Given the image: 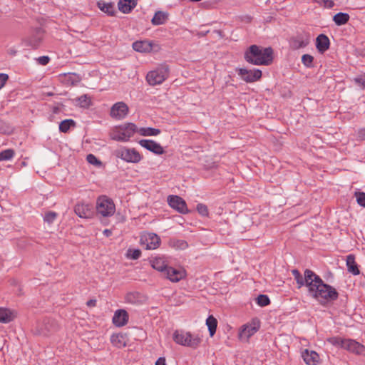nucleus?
<instances>
[{
    "label": "nucleus",
    "mask_w": 365,
    "mask_h": 365,
    "mask_svg": "<svg viewBox=\"0 0 365 365\" xmlns=\"http://www.w3.org/2000/svg\"><path fill=\"white\" fill-rule=\"evenodd\" d=\"M164 274H165L166 278L172 282H178L186 277V271L181 267L174 268L168 267Z\"/></svg>",
    "instance_id": "obj_16"
},
{
    "label": "nucleus",
    "mask_w": 365,
    "mask_h": 365,
    "mask_svg": "<svg viewBox=\"0 0 365 365\" xmlns=\"http://www.w3.org/2000/svg\"><path fill=\"white\" fill-rule=\"evenodd\" d=\"M98 7L109 16H115L116 11L113 4L106 2H98Z\"/></svg>",
    "instance_id": "obj_30"
},
{
    "label": "nucleus",
    "mask_w": 365,
    "mask_h": 365,
    "mask_svg": "<svg viewBox=\"0 0 365 365\" xmlns=\"http://www.w3.org/2000/svg\"><path fill=\"white\" fill-rule=\"evenodd\" d=\"M196 210L198 213L203 217H207L209 215L208 208L205 204L198 203L197 205Z\"/></svg>",
    "instance_id": "obj_41"
},
{
    "label": "nucleus",
    "mask_w": 365,
    "mask_h": 365,
    "mask_svg": "<svg viewBox=\"0 0 365 365\" xmlns=\"http://www.w3.org/2000/svg\"><path fill=\"white\" fill-rule=\"evenodd\" d=\"M128 337L123 333H115L110 336V343L116 348L121 349L127 345Z\"/></svg>",
    "instance_id": "obj_22"
},
{
    "label": "nucleus",
    "mask_w": 365,
    "mask_h": 365,
    "mask_svg": "<svg viewBox=\"0 0 365 365\" xmlns=\"http://www.w3.org/2000/svg\"><path fill=\"white\" fill-rule=\"evenodd\" d=\"M357 135L359 139L364 140H365V128H361L358 130Z\"/></svg>",
    "instance_id": "obj_50"
},
{
    "label": "nucleus",
    "mask_w": 365,
    "mask_h": 365,
    "mask_svg": "<svg viewBox=\"0 0 365 365\" xmlns=\"http://www.w3.org/2000/svg\"><path fill=\"white\" fill-rule=\"evenodd\" d=\"M73 76H74V77H75V75H69L68 78H71Z\"/></svg>",
    "instance_id": "obj_55"
},
{
    "label": "nucleus",
    "mask_w": 365,
    "mask_h": 365,
    "mask_svg": "<svg viewBox=\"0 0 365 365\" xmlns=\"http://www.w3.org/2000/svg\"><path fill=\"white\" fill-rule=\"evenodd\" d=\"M113 155L126 163L133 164L139 163L143 158V155L137 149L125 146L114 150Z\"/></svg>",
    "instance_id": "obj_5"
},
{
    "label": "nucleus",
    "mask_w": 365,
    "mask_h": 365,
    "mask_svg": "<svg viewBox=\"0 0 365 365\" xmlns=\"http://www.w3.org/2000/svg\"><path fill=\"white\" fill-rule=\"evenodd\" d=\"M355 196L356 198L357 203L360 206L365 207V192H356Z\"/></svg>",
    "instance_id": "obj_44"
},
{
    "label": "nucleus",
    "mask_w": 365,
    "mask_h": 365,
    "mask_svg": "<svg viewBox=\"0 0 365 365\" xmlns=\"http://www.w3.org/2000/svg\"><path fill=\"white\" fill-rule=\"evenodd\" d=\"M349 19L350 16L348 14L339 12L334 16L333 21L337 26H342L346 24Z\"/></svg>",
    "instance_id": "obj_32"
},
{
    "label": "nucleus",
    "mask_w": 365,
    "mask_h": 365,
    "mask_svg": "<svg viewBox=\"0 0 365 365\" xmlns=\"http://www.w3.org/2000/svg\"><path fill=\"white\" fill-rule=\"evenodd\" d=\"M245 59L253 65H269L273 59V51L270 47L262 48L250 46L245 53Z\"/></svg>",
    "instance_id": "obj_2"
},
{
    "label": "nucleus",
    "mask_w": 365,
    "mask_h": 365,
    "mask_svg": "<svg viewBox=\"0 0 365 365\" xmlns=\"http://www.w3.org/2000/svg\"><path fill=\"white\" fill-rule=\"evenodd\" d=\"M330 46V41L325 34H319L316 38V47L317 51L324 53Z\"/></svg>",
    "instance_id": "obj_24"
},
{
    "label": "nucleus",
    "mask_w": 365,
    "mask_h": 365,
    "mask_svg": "<svg viewBox=\"0 0 365 365\" xmlns=\"http://www.w3.org/2000/svg\"><path fill=\"white\" fill-rule=\"evenodd\" d=\"M103 235L106 237H110L112 235V231L108 229H106L103 232Z\"/></svg>",
    "instance_id": "obj_53"
},
{
    "label": "nucleus",
    "mask_w": 365,
    "mask_h": 365,
    "mask_svg": "<svg viewBox=\"0 0 365 365\" xmlns=\"http://www.w3.org/2000/svg\"><path fill=\"white\" fill-rule=\"evenodd\" d=\"M307 273V291L310 297L322 305H325L338 299L339 293L334 287L326 284L316 273Z\"/></svg>",
    "instance_id": "obj_1"
},
{
    "label": "nucleus",
    "mask_w": 365,
    "mask_h": 365,
    "mask_svg": "<svg viewBox=\"0 0 365 365\" xmlns=\"http://www.w3.org/2000/svg\"><path fill=\"white\" fill-rule=\"evenodd\" d=\"M39 64L42 66H46L48 63L50 58L48 56H41L37 59Z\"/></svg>",
    "instance_id": "obj_49"
},
{
    "label": "nucleus",
    "mask_w": 365,
    "mask_h": 365,
    "mask_svg": "<svg viewBox=\"0 0 365 365\" xmlns=\"http://www.w3.org/2000/svg\"><path fill=\"white\" fill-rule=\"evenodd\" d=\"M260 327V320L257 317L252 318L239 328V340L242 342H248L250 339L259 331Z\"/></svg>",
    "instance_id": "obj_7"
},
{
    "label": "nucleus",
    "mask_w": 365,
    "mask_h": 365,
    "mask_svg": "<svg viewBox=\"0 0 365 365\" xmlns=\"http://www.w3.org/2000/svg\"><path fill=\"white\" fill-rule=\"evenodd\" d=\"M346 266L348 271L354 275L359 274L360 272L358 265L355 262V257L353 255H349L346 257Z\"/></svg>",
    "instance_id": "obj_28"
},
{
    "label": "nucleus",
    "mask_w": 365,
    "mask_h": 365,
    "mask_svg": "<svg viewBox=\"0 0 365 365\" xmlns=\"http://www.w3.org/2000/svg\"><path fill=\"white\" fill-rule=\"evenodd\" d=\"M314 57L309 54H304L302 56V62L304 66L311 68L313 66Z\"/></svg>",
    "instance_id": "obj_39"
},
{
    "label": "nucleus",
    "mask_w": 365,
    "mask_h": 365,
    "mask_svg": "<svg viewBox=\"0 0 365 365\" xmlns=\"http://www.w3.org/2000/svg\"><path fill=\"white\" fill-rule=\"evenodd\" d=\"M168 17V15L167 13L163 11H157L154 14V16L151 20V23L155 26L162 25L166 22Z\"/></svg>",
    "instance_id": "obj_29"
},
{
    "label": "nucleus",
    "mask_w": 365,
    "mask_h": 365,
    "mask_svg": "<svg viewBox=\"0 0 365 365\" xmlns=\"http://www.w3.org/2000/svg\"><path fill=\"white\" fill-rule=\"evenodd\" d=\"M9 80V76L6 73H0V90L6 85Z\"/></svg>",
    "instance_id": "obj_48"
},
{
    "label": "nucleus",
    "mask_w": 365,
    "mask_h": 365,
    "mask_svg": "<svg viewBox=\"0 0 365 365\" xmlns=\"http://www.w3.org/2000/svg\"><path fill=\"white\" fill-rule=\"evenodd\" d=\"M16 317V313L9 308L0 307V322L7 324Z\"/></svg>",
    "instance_id": "obj_25"
},
{
    "label": "nucleus",
    "mask_w": 365,
    "mask_h": 365,
    "mask_svg": "<svg viewBox=\"0 0 365 365\" xmlns=\"http://www.w3.org/2000/svg\"><path fill=\"white\" fill-rule=\"evenodd\" d=\"M141 256V251L139 249H128L126 257L131 259H138Z\"/></svg>",
    "instance_id": "obj_38"
},
{
    "label": "nucleus",
    "mask_w": 365,
    "mask_h": 365,
    "mask_svg": "<svg viewBox=\"0 0 365 365\" xmlns=\"http://www.w3.org/2000/svg\"><path fill=\"white\" fill-rule=\"evenodd\" d=\"M15 155L14 149H6L0 152V161H6L11 160Z\"/></svg>",
    "instance_id": "obj_36"
},
{
    "label": "nucleus",
    "mask_w": 365,
    "mask_h": 365,
    "mask_svg": "<svg viewBox=\"0 0 365 365\" xmlns=\"http://www.w3.org/2000/svg\"><path fill=\"white\" fill-rule=\"evenodd\" d=\"M129 111L128 106L124 102L115 103L110 108V115L116 120H122L126 117Z\"/></svg>",
    "instance_id": "obj_14"
},
{
    "label": "nucleus",
    "mask_w": 365,
    "mask_h": 365,
    "mask_svg": "<svg viewBox=\"0 0 365 365\" xmlns=\"http://www.w3.org/2000/svg\"><path fill=\"white\" fill-rule=\"evenodd\" d=\"M354 81L358 86L365 88V73L360 74L354 78Z\"/></svg>",
    "instance_id": "obj_47"
},
{
    "label": "nucleus",
    "mask_w": 365,
    "mask_h": 365,
    "mask_svg": "<svg viewBox=\"0 0 365 365\" xmlns=\"http://www.w3.org/2000/svg\"><path fill=\"white\" fill-rule=\"evenodd\" d=\"M86 160L88 163L91 165H94L96 166H100L101 165V162L93 154L88 155Z\"/></svg>",
    "instance_id": "obj_46"
},
{
    "label": "nucleus",
    "mask_w": 365,
    "mask_h": 365,
    "mask_svg": "<svg viewBox=\"0 0 365 365\" xmlns=\"http://www.w3.org/2000/svg\"><path fill=\"white\" fill-rule=\"evenodd\" d=\"M307 272H314L313 271L310 269H306L304 271V276L301 274L299 271L297 269H293L292 270V274L294 278V279L297 282V288L300 289L303 286H306L307 287V282H308V277H307Z\"/></svg>",
    "instance_id": "obj_23"
},
{
    "label": "nucleus",
    "mask_w": 365,
    "mask_h": 365,
    "mask_svg": "<svg viewBox=\"0 0 365 365\" xmlns=\"http://www.w3.org/2000/svg\"><path fill=\"white\" fill-rule=\"evenodd\" d=\"M61 111V108L58 106H56L52 108V112L53 114H58Z\"/></svg>",
    "instance_id": "obj_52"
},
{
    "label": "nucleus",
    "mask_w": 365,
    "mask_h": 365,
    "mask_svg": "<svg viewBox=\"0 0 365 365\" xmlns=\"http://www.w3.org/2000/svg\"><path fill=\"white\" fill-rule=\"evenodd\" d=\"M74 212L81 218L91 219L94 216L93 206L89 202H78L74 207Z\"/></svg>",
    "instance_id": "obj_11"
},
{
    "label": "nucleus",
    "mask_w": 365,
    "mask_h": 365,
    "mask_svg": "<svg viewBox=\"0 0 365 365\" xmlns=\"http://www.w3.org/2000/svg\"><path fill=\"white\" fill-rule=\"evenodd\" d=\"M142 136H156L160 133V130L153 128H140L136 131Z\"/></svg>",
    "instance_id": "obj_33"
},
{
    "label": "nucleus",
    "mask_w": 365,
    "mask_h": 365,
    "mask_svg": "<svg viewBox=\"0 0 365 365\" xmlns=\"http://www.w3.org/2000/svg\"><path fill=\"white\" fill-rule=\"evenodd\" d=\"M168 205L174 210L182 214L189 212L185 201L178 195H169L168 197Z\"/></svg>",
    "instance_id": "obj_13"
},
{
    "label": "nucleus",
    "mask_w": 365,
    "mask_h": 365,
    "mask_svg": "<svg viewBox=\"0 0 365 365\" xmlns=\"http://www.w3.org/2000/svg\"><path fill=\"white\" fill-rule=\"evenodd\" d=\"M96 208L97 213L103 217L112 216L115 212L113 201L106 195H101L97 198Z\"/></svg>",
    "instance_id": "obj_8"
},
{
    "label": "nucleus",
    "mask_w": 365,
    "mask_h": 365,
    "mask_svg": "<svg viewBox=\"0 0 365 365\" xmlns=\"http://www.w3.org/2000/svg\"><path fill=\"white\" fill-rule=\"evenodd\" d=\"M57 217V213L53 211L48 212L45 214L43 220L45 222L51 224L54 222Z\"/></svg>",
    "instance_id": "obj_42"
},
{
    "label": "nucleus",
    "mask_w": 365,
    "mask_h": 365,
    "mask_svg": "<svg viewBox=\"0 0 365 365\" xmlns=\"http://www.w3.org/2000/svg\"><path fill=\"white\" fill-rule=\"evenodd\" d=\"M155 365H167L165 357H160L155 362Z\"/></svg>",
    "instance_id": "obj_51"
},
{
    "label": "nucleus",
    "mask_w": 365,
    "mask_h": 365,
    "mask_svg": "<svg viewBox=\"0 0 365 365\" xmlns=\"http://www.w3.org/2000/svg\"><path fill=\"white\" fill-rule=\"evenodd\" d=\"M257 303L260 307H265L270 304V300L267 295L260 294L257 298Z\"/></svg>",
    "instance_id": "obj_40"
},
{
    "label": "nucleus",
    "mask_w": 365,
    "mask_h": 365,
    "mask_svg": "<svg viewBox=\"0 0 365 365\" xmlns=\"http://www.w3.org/2000/svg\"><path fill=\"white\" fill-rule=\"evenodd\" d=\"M173 340L180 345L193 349L198 347L202 342V339L199 335L182 331H175L173 334Z\"/></svg>",
    "instance_id": "obj_6"
},
{
    "label": "nucleus",
    "mask_w": 365,
    "mask_h": 365,
    "mask_svg": "<svg viewBox=\"0 0 365 365\" xmlns=\"http://www.w3.org/2000/svg\"><path fill=\"white\" fill-rule=\"evenodd\" d=\"M44 36L43 31L38 29L26 39L27 43L32 48H36L39 46Z\"/></svg>",
    "instance_id": "obj_20"
},
{
    "label": "nucleus",
    "mask_w": 365,
    "mask_h": 365,
    "mask_svg": "<svg viewBox=\"0 0 365 365\" xmlns=\"http://www.w3.org/2000/svg\"><path fill=\"white\" fill-rule=\"evenodd\" d=\"M151 266L153 269L161 272H165L166 269L168 267V264L166 261L164 259L163 257H157L153 258L151 261Z\"/></svg>",
    "instance_id": "obj_27"
},
{
    "label": "nucleus",
    "mask_w": 365,
    "mask_h": 365,
    "mask_svg": "<svg viewBox=\"0 0 365 365\" xmlns=\"http://www.w3.org/2000/svg\"><path fill=\"white\" fill-rule=\"evenodd\" d=\"M76 101L77 105L83 108H88L92 104L91 98L86 94L81 96L76 99Z\"/></svg>",
    "instance_id": "obj_35"
},
{
    "label": "nucleus",
    "mask_w": 365,
    "mask_h": 365,
    "mask_svg": "<svg viewBox=\"0 0 365 365\" xmlns=\"http://www.w3.org/2000/svg\"><path fill=\"white\" fill-rule=\"evenodd\" d=\"M171 243L172 246L177 249L184 250L188 246L187 242L182 240H174Z\"/></svg>",
    "instance_id": "obj_43"
},
{
    "label": "nucleus",
    "mask_w": 365,
    "mask_h": 365,
    "mask_svg": "<svg viewBox=\"0 0 365 365\" xmlns=\"http://www.w3.org/2000/svg\"><path fill=\"white\" fill-rule=\"evenodd\" d=\"M129 316L125 309H118L115 312L112 322L115 327H121L128 322Z\"/></svg>",
    "instance_id": "obj_19"
},
{
    "label": "nucleus",
    "mask_w": 365,
    "mask_h": 365,
    "mask_svg": "<svg viewBox=\"0 0 365 365\" xmlns=\"http://www.w3.org/2000/svg\"><path fill=\"white\" fill-rule=\"evenodd\" d=\"M96 304V301L94 300V299H91V300L87 302V305L88 307H95Z\"/></svg>",
    "instance_id": "obj_54"
},
{
    "label": "nucleus",
    "mask_w": 365,
    "mask_h": 365,
    "mask_svg": "<svg viewBox=\"0 0 365 365\" xmlns=\"http://www.w3.org/2000/svg\"><path fill=\"white\" fill-rule=\"evenodd\" d=\"M138 130L135 124L125 123L111 128L109 135L112 140L120 142H128Z\"/></svg>",
    "instance_id": "obj_3"
},
{
    "label": "nucleus",
    "mask_w": 365,
    "mask_h": 365,
    "mask_svg": "<svg viewBox=\"0 0 365 365\" xmlns=\"http://www.w3.org/2000/svg\"><path fill=\"white\" fill-rule=\"evenodd\" d=\"M314 2L317 3L320 6L325 8L331 9L334 6L333 0H314Z\"/></svg>",
    "instance_id": "obj_45"
},
{
    "label": "nucleus",
    "mask_w": 365,
    "mask_h": 365,
    "mask_svg": "<svg viewBox=\"0 0 365 365\" xmlns=\"http://www.w3.org/2000/svg\"><path fill=\"white\" fill-rule=\"evenodd\" d=\"M140 242L147 250H155L160 245V237L154 233H144L140 236Z\"/></svg>",
    "instance_id": "obj_12"
},
{
    "label": "nucleus",
    "mask_w": 365,
    "mask_h": 365,
    "mask_svg": "<svg viewBox=\"0 0 365 365\" xmlns=\"http://www.w3.org/2000/svg\"><path fill=\"white\" fill-rule=\"evenodd\" d=\"M309 43V36H297L290 41V46L293 49H299L307 46Z\"/></svg>",
    "instance_id": "obj_26"
},
{
    "label": "nucleus",
    "mask_w": 365,
    "mask_h": 365,
    "mask_svg": "<svg viewBox=\"0 0 365 365\" xmlns=\"http://www.w3.org/2000/svg\"><path fill=\"white\" fill-rule=\"evenodd\" d=\"M138 0H119L118 8L123 14H130L137 6Z\"/></svg>",
    "instance_id": "obj_21"
},
{
    "label": "nucleus",
    "mask_w": 365,
    "mask_h": 365,
    "mask_svg": "<svg viewBox=\"0 0 365 365\" xmlns=\"http://www.w3.org/2000/svg\"><path fill=\"white\" fill-rule=\"evenodd\" d=\"M138 143L140 146L155 155H163L165 153V150L163 146L153 140L142 139L138 142Z\"/></svg>",
    "instance_id": "obj_17"
},
{
    "label": "nucleus",
    "mask_w": 365,
    "mask_h": 365,
    "mask_svg": "<svg viewBox=\"0 0 365 365\" xmlns=\"http://www.w3.org/2000/svg\"><path fill=\"white\" fill-rule=\"evenodd\" d=\"M239 76L246 83H254L262 78V71L259 69L248 70L246 68L236 69Z\"/></svg>",
    "instance_id": "obj_10"
},
{
    "label": "nucleus",
    "mask_w": 365,
    "mask_h": 365,
    "mask_svg": "<svg viewBox=\"0 0 365 365\" xmlns=\"http://www.w3.org/2000/svg\"><path fill=\"white\" fill-rule=\"evenodd\" d=\"M217 323V319L213 315H210L206 319V325L211 337H212L216 332Z\"/></svg>",
    "instance_id": "obj_31"
},
{
    "label": "nucleus",
    "mask_w": 365,
    "mask_h": 365,
    "mask_svg": "<svg viewBox=\"0 0 365 365\" xmlns=\"http://www.w3.org/2000/svg\"><path fill=\"white\" fill-rule=\"evenodd\" d=\"M170 69L167 64H160L155 69L149 71L145 77L146 81L150 86L162 84L169 76Z\"/></svg>",
    "instance_id": "obj_4"
},
{
    "label": "nucleus",
    "mask_w": 365,
    "mask_h": 365,
    "mask_svg": "<svg viewBox=\"0 0 365 365\" xmlns=\"http://www.w3.org/2000/svg\"><path fill=\"white\" fill-rule=\"evenodd\" d=\"M302 357L307 365H318L320 363V356L315 351L304 349L302 352Z\"/></svg>",
    "instance_id": "obj_18"
},
{
    "label": "nucleus",
    "mask_w": 365,
    "mask_h": 365,
    "mask_svg": "<svg viewBox=\"0 0 365 365\" xmlns=\"http://www.w3.org/2000/svg\"><path fill=\"white\" fill-rule=\"evenodd\" d=\"M345 339H346L341 338L340 336H331L328 338L327 341L334 346L342 349Z\"/></svg>",
    "instance_id": "obj_37"
},
{
    "label": "nucleus",
    "mask_w": 365,
    "mask_h": 365,
    "mask_svg": "<svg viewBox=\"0 0 365 365\" xmlns=\"http://www.w3.org/2000/svg\"><path fill=\"white\" fill-rule=\"evenodd\" d=\"M342 349L357 355H365V346L351 339H345Z\"/></svg>",
    "instance_id": "obj_15"
},
{
    "label": "nucleus",
    "mask_w": 365,
    "mask_h": 365,
    "mask_svg": "<svg viewBox=\"0 0 365 365\" xmlns=\"http://www.w3.org/2000/svg\"><path fill=\"white\" fill-rule=\"evenodd\" d=\"M76 125V121L73 119H66L59 124V130L62 133H67L71 128H74Z\"/></svg>",
    "instance_id": "obj_34"
},
{
    "label": "nucleus",
    "mask_w": 365,
    "mask_h": 365,
    "mask_svg": "<svg viewBox=\"0 0 365 365\" xmlns=\"http://www.w3.org/2000/svg\"><path fill=\"white\" fill-rule=\"evenodd\" d=\"M132 47L133 50L139 53H150L152 51H158L160 49L158 43L148 39L136 41L133 43Z\"/></svg>",
    "instance_id": "obj_9"
}]
</instances>
